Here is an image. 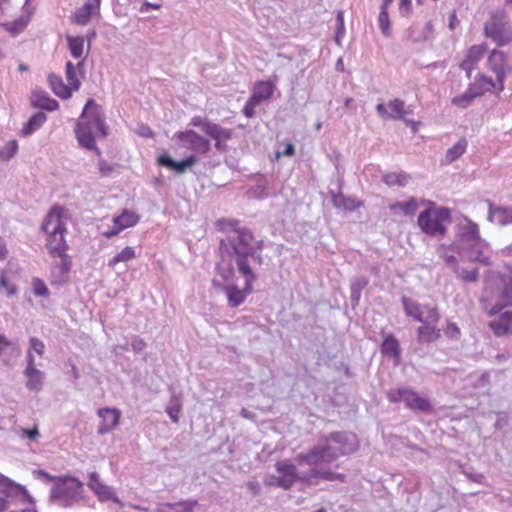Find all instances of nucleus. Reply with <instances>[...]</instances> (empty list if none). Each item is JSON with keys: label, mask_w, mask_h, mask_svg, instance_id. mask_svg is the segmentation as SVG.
<instances>
[{"label": "nucleus", "mask_w": 512, "mask_h": 512, "mask_svg": "<svg viewBox=\"0 0 512 512\" xmlns=\"http://www.w3.org/2000/svg\"><path fill=\"white\" fill-rule=\"evenodd\" d=\"M248 231L234 232L219 243L220 262L217 271L223 280H213L214 287L225 291L228 305L238 307L247 295L253 292V283L258 279L264 258L250 246Z\"/></svg>", "instance_id": "f257e3e1"}, {"label": "nucleus", "mask_w": 512, "mask_h": 512, "mask_svg": "<svg viewBox=\"0 0 512 512\" xmlns=\"http://www.w3.org/2000/svg\"><path fill=\"white\" fill-rule=\"evenodd\" d=\"M358 448L357 436L347 431H336L319 437L316 445L306 453H300L296 457L299 464L308 466L327 465L340 456L349 455Z\"/></svg>", "instance_id": "f03ea898"}, {"label": "nucleus", "mask_w": 512, "mask_h": 512, "mask_svg": "<svg viewBox=\"0 0 512 512\" xmlns=\"http://www.w3.org/2000/svg\"><path fill=\"white\" fill-rule=\"evenodd\" d=\"M75 135L82 148L94 151L98 156L101 155L95 140L108 135V126L102 108L93 99L86 102L76 122Z\"/></svg>", "instance_id": "7ed1b4c3"}, {"label": "nucleus", "mask_w": 512, "mask_h": 512, "mask_svg": "<svg viewBox=\"0 0 512 512\" xmlns=\"http://www.w3.org/2000/svg\"><path fill=\"white\" fill-rule=\"evenodd\" d=\"M49 499L60 507H71L83 499V483L75 477H61L52 487Z\"/></svg>", "instance_id": "20e7f679"}, {"label": "nucleus", "mask_w": 512, "mask_h": 512, "mask_svg": "<svg viewBox=\"0 0 512 512\" xmlns=\"http://www.w3.org/2000/svg\"><path fill=\"white\" fill-rule=\"evenodd\" d=\"M417 222L425 234L442 237L446 233L445 223L451 222V211L445 207H429L419 214Z\"/></svg>", "instance_id": "39448f33"}, {"label": "nucleus", "mask_w": 512, "mask_h": 512, "mask_svg": "<svg viewBox=\"0 0 512 512\" xmlns=\"http://www.w3.org/2000/svg\"><path fill=\"white\" fill-rule=\"evenodd\" d=\"M484 35L498 46H505L512 42V31L509 27V16L504 10L490 13L484 24Z\"/></svg>", "instance_id": "423d86ee"}, {"label": "nucleus", "mask_w": 512, "mask_h": 512, "mask_svg": "<svg viewBox=\"0 0 512 512\" xmlns=\"http://www.w3.org/2000/svg\"><path fill=\"white\" fill-rule=\"evenodd\" d=\"M390 402H404L405 406L412 411L429 413L433 410L429 399L421 397L417 392L407 388L391 389L387 393Z\"/></svg>", "instance_id": "0eeeda50"}, {"label": "nucleus", "mask_w": 512, "mask_h": 512, "mask_svg": "<svg viewBox=\"0 0 512 512\" xmlns=\"http://www.w3.org/2000/svg\"><path fill=\"white\" fill-rule=\"evenodd\" d=\"M480 239L478 225L465 217L456 225V237L451 244V249L461 254Z\"/></svg>", "instance_id": "6e6552de"}, {"label": "nucleus", "mask_w": 512, "mask_h": 512, "mask_svg": "<svg viewBox=\"0 0 512 512\" xmlns=\"http://www.w3.org/2000/svg\"><path fill=\"white\" fill-rule=\"evenodd\" d=\"M505 307H512V274L501 275L497 300L487 312L489 315L499 314Z\"/></svg>", "instance_id": "1a4fd4ad"}, {"label": "nucleus", "mask_w": 512, "mask_h": 512, "mask_svg": "<svg viewBox=\"0 0 512 512\" xmlns=\"http://www.w3.org/2000/svg\"><path fill=\"white\" fill-rule=\"evenodd\" d=\"M487 63L489 69L495 73L499 90L502 91L504 89V81L510 71L507 55L501 50L493 49L488 56Z\"/></svg>", "instance_id": "9d476101"}, {"label": "nucleus", "mask_w": 512, "mask_h": 512, "mask_svg": "<svg viewBox=\"0 0 512 512\" xmlns=\"http://www.w3.org/2000/svg\"><path fill=\"white\" fill-rule=\"evenodd\" d=\"M175 137L187 148L198 154H206L210 151L211 145L207 138L196 133L194 130L179 131Z\"/></svg>", "instance_id": "9b49d317"}, {"label": "nucleus", "mask_w": 512, "mask_h": 512, "mask_svg": "<svg viewBox=\"0 0 512 512\" xmlns=\"http://www.w3.org/2000/svg\"><path fill=\"white\" fill-rule=\"evenodd\" d=\"M310 469L308 471H304V473L299 476L301 482L306 484H316L317 479H323L326 481H346V475L342 473H335L330 469L322 468L320 466H309Z\"/></svg>", "instance_id": "f8f14e48"}, {"label": "nucleus", "mask_w": 512, "mask_h": 512, "mask_svg": "<svg viewBox=\"0 0 512 512\" xmlns=\"http://www.w3.org/2000/svg\"><path fill=\"white\" fill-rule=\"evenodd\" d=\"M62 213L61 207H54L44 219L41 229L47 236L66 232L65 224L61 219Z\"/></svg>", "instance_id": "ddd939ff"}, {"label": "nucleus", "mask_w": 512, "mask_h": 512, "mask_svg": "<svg viewBox=\"0 0 512 512\" xmlns=\"http://www.w3.org/2000/svg\"><path fill=\"white\" fill-rule=\"evenodd\" d=\"M60 260L55 263L51 268V284L52 285H64L69 280V274L71 269V258L70 256H59Z\"/></svg>", "instance_id": "4468645a"}, {"label": "nucleus", "mask_w": 512, "mask_h": 512, "mask_svg": "<svg viewBox=\"0 0 512 512\" xmlns=\"http://www.w3.org/2000/svg\"><path fill=\"white\" fill-rule=\"evenodd\" d=\"M489 244L482 238L473 244L471 247L466 248L467 260L470 262H478L485 266H490V256L488 255Z\"/></svg>", "instance_id": "2eb2a0df"}, {"label": "nucleus", "mask_w": 512, "mask_h": 512, "mask_svg": "<svg viewBox=\"0 0 512 512\" xmlns=\"http://www.w3.org/2000/svg\"><path fill=\"white\" fill-rule=\"evenodd\" d=\"M98 415L102 419L97 429L100 435L111 432L117 426L120 418V412L117 409L110 408L99 409Z\"/></svg>", "instance_id": "dca6fc26"}, {"label": "nucleus", "mask_w": 512, "mask_h": 512, "mask_svg": "<svg viewBox=\"0 0 512 512\" xmlns=\"http://www.w3.org/2000/svg\"><path fill=\"white\" fill-rule=\"evenodd\" d=\"M21 350L15 342L10 341L5 335L0 334V358L2 362L11 366L20 356Z\"/></svg>", "instance_id": "f3484780"}, {"label": "nucleus", "mask_w": 512, "mask_h": 512, "mask_svg": "<svg viewBox=\"0 0 512 512\" xmlns=\"http://www.w3.org/2000/svg\"><path fill=\"white\" fill-rule=\"evenodd\" d=\"M405 35L406 39L413 44L425 42L433 38V24L431 21H428L421 28L413 25L407 29Z\"/></svg>", "instance_id": "a211bd4d"}, {"label": "nucleus", "mask_w": 512, "mask_h": 512, "mask_svg": "<svg viewBox=\"0 0 512 512\" xmlns=\"http://www.w3.org/2000/svg\"><path fill=\"white\" fill-rule=\"evenodd\" d=\"M101 0H87L85 4L78 8L72 19L75 23L79 25H86L92 16V14L96 13L100 9Z\"/></svg>", "instance_id": "6ab92c4d"}, {"label": "nucleus", "mask_w": 512, "mask_h": 512, "mask_svg": "<svg viewBox=\"0 0 512 512\" xmlns=\"http://www.w3.org/2000/svg\"><path fill=\"white\" fill-rule=\"evenodd\" d=\"M0 494L7 498L24 499L27 496V491L23 486L0 474Z\"/></svg>", "instance_id": "aec40b11"}, {"label": "nucleus", "mask_w": 512, "mask_h": 512, "mask_svg": "<svg viewBox=\"0 0 512 512\" xmlns=\"http://www.w3.org/2000/svg\"><path fill=\"white\" fill-rule=\"evenodd\" d=\"M380 351L384 356L393 359L395 364L399 363L401 358V348L399 341L393 334H388L384 337Z\"/></svg>", "instance_id": "412c9836"}, {"label": "nucleus", "mask_w": 512, "mask_h": 512, "mask_svg": "<svg viewBox=\"0 0 512 512\" xmlns=\"http://www.w3.org/2000/svg\"><path fill=\"white\" fill-rule=\"evenodd\" d=\"M488 220L500 226L512 223V208L495 207L489 202Z\"/></svg>", "instance_id": "4be33fe9"}, {"label": "nucleus", "mask_w": 512, "mask_h": 512, "mask_svg": "<svg viewBox=\"0 0 512 512\" xmlns=\"http://www.w3.org/2000/svg\"><path fill=\"white\" fill-rule=\"evenodd\" d=\"M31 105L46 111H55L58 109L59 104L55 99H52L48 93L42 90H35L31 95Z\"/></svg>", "instance_id": "5701e85b"}, {"label": "nucleus", "mask_w": 512, "mask_h": 512, "mask_svg": "<svg viewBox=\"0 0 512 512\" xmlns=\"http://www.w3.org/2000/svg\"><path fill=\"white\" fill-rule=\"evenodd\" d=\"M64 234L65 233H56L54 235L47 236L46 247L52 257L68 256L66 254L68 246L64 239Z\"/></svg>", "instance_id": "b1692460"}, {"label": "nucleus", "mask_w": 512, "mask_h": 512, "mask_svg": "<svg viewBox=\"0 0 512 512\" xmlns=\"http://www.w3.org/2000/svg\"><path fill=\"white\" fill-rule=\"evenodd\" d=\"M441 337L440 330L436 325L422 324L417 329V341L420 344H429Z\"/></svg>", "instance_id": "393cba45"}, {"label": "nucleus", "mask_w": 512, "mask_h": 512, "mask_svg": "<svg viewBox=\"0 0 512 512\" xmlns=\"http://www.w3.org/2000/svg\"><path fill=\"white\" fill-rule=\"evenodd\" d=\"M494 87L495 83L492 78L479 74L476 80L469 85L468 89L474 94V96L480 97L485 92L491 91Z\"/></svg>", "instance_id": "a878e982"}, {"label": "nucleus", "mask_w": 512, "mask_h": 512, "mask_svg": "<svg viewBox=\"0 0 512 512\" xmlns=\"http://www.w3.org/2000/svg\"><path fill=\"white\" fill-rule=\"evenodd\" d=\"M388 108L391 110L390 119H402L407 125H414L415 122L405 118L406 114L410 113V110L405 108L404 101L400 99H394L389 101Z\"/></svg>", "instance_id": "bb28decb"}, {"label": "nucleus", "mask_w": 512, "mask_h": 512, "mask_svg": "<svg viewBox=\"0 0 512 512\" xmlns=\"http://www.w3.org/2000/svg\"><path fill=\"white\" fill-rule=\"evenodd\" d=\"M47 116L43 112H37L32 115L29 120L24 124L21 134L23 136L32 135L46 122Z\"/></svg>", "instance_id": "cd10ccee"}, {"label": "nucleus", "mask_w": 512, "mask_h": 512, "mask_svg": "<svg viewBox=\"0 0 512 512\" xmlns=\"http://www.w3.org/2000/svg\"><path fill=\"white\" fill-rule=\"evenodd\" d=\"M24 375L27 378L26 387L30 391H40L43 386L44 373L39 369L24 370Z\"/></svg>", "instance_id": "c85d7f7f"}, {"label": "nucleus", "mask_w": 512, "mask_h": 512, "mask_svg": "<svg viewBox=\"0 0 512 512\" xmlns=\"http://www.w3.org/2000/svg\"><path fill=\"white\" fill-rule=\"evenodd\" d=\"M49 84L53 92L62 99H68L71 97L72 93L69 87L63 83V80L60 76L55 74H50L48 76Z\"/></svg>", "instance_id": "c756f323"}, {"label": "nucleus", "mask_w": 512, "mask_h": 512, "mask_svg": "<svg viewBox=\"0 0 512 512\" xmlns=\"http://www.w3.org/2000/svg\"><path fill=\"white\" fill-rule=\"evenodd\" d=\"M401 302L403 305V310L407 316L412 317L418 322L423 321L422 307L416 301L403 296L401 298Z\"/></svg>", "instance_id": "7c9ffc66"}, {"label": "nucleus", "mask_w": 512, "mask_h": 512, "mask_svg": "<svg viewBox=\"0 0 512 512\" xmlns=\"http://www.w3.org/2000/svg\"><path fill=\"white\" fill-rule=\"evenodd\" d=\"M274 92V85L270 81L259 82L252 93V97L261 103L263 100L269 99Z\"/></svg>", "instance_id": "2f4dec72"}, {"label": "nucleus", "mask_w": 512, "mask_h": 512, "mask_svg": "<svg viewBox=\"0 0 512 512\" xmlns=\"http://www.w3.org/2000/svg\"><path fill=\"white\" fill-rule=\"evenodd\" d=\"M139 220V217L129 210H124L122 214L113 218L114 225L118 227V230H123L134 226Z\"/></svg>", "instance_id": "473e14b6"}, {"label": "nucleus", "mask_w": 512, "mask_h": 512, "mask_svg": "<svg viewBox=\"0 0 512 512\" xmlns=\"http://www.w3.org/2000/svg\"><path fill=\"white\" fill-rule=\"evenodd\" d=\"M332 202L336 208L344 209L347 211H354L361 205V203L355 198L346 197L341 193L333 195Z\"/></svg>", "instance_id": "72a5a7b5"}, {"label": "nucleus", "mask_w": 512, "mask_h": 512, "mask_svg": "<svg viewBox=\"0 0 512 512\" xmlns=\"http://www.w3.org/2000/svg\"><path fill=\"white\" fill-rule=\"evenodd\" d=\"M181 410H182L181 396L176 393H172L170 401H169L165 411L174 423L179 422V414H180Z\"/></svg>", "instance_id": "f704fd0d"}, {"label": "nucleus", "mask_w": 512, "mask_h": 512, "mask_svg": "<svg viewBox=\"0 0 512 512\" xmlns=\"http://www.w3.org/2000/svg\"><path fill=\"white\" fill-rule=\"evenodd\" d=\"M466 139L462 138L458 142H456L451 148H449L446 152L445 161L446 163H452L457 160L460 156H462L467 148Z\"/></svg>", "instance_id": "c9c22d12"}, {"label": "nucleus", "mask_w": 512, "mask_h": 512, "mask_svg": "<svg viewBox=\"0 0 512 512\" xmlns=\"http://www.w3.org/2000/svg\"><path fill=\"white\" fill-rule=\"evenodd\" d=\"M96 496L98 497L99 501L106 502V501H113L114 503L123 506V503L120 501L118 496L115 494L113 488L111 486H108L106 484H102L97 490L94 491Z\"/></svg>", "instance_id": "e433bc0d"}, {"label": "nucleus", "mask_w": 512, "mask_h": 512, "mask_svg": "<svg viewBox=\"0 0 512 512\" xmlns=\"http://www.w3.org/2000/svg\"><path fill=\"white\" fill-rule=\"evenodd\" d=\"M229 225H230L231 229L227 232V234L224 238H228L234 232L248 231L252 238L250 241V246H251L252 250L255 251L256 253L260 254L263 257L262 252H261L262 248H263V240L257 241L256 245L254 246L253 245L254 236L250 229H248L246 227H238V221H232L229 223Z\"/></svg>", "instance_id": "4c0bfd02"}, {"label": "nucleus", "mask_w": 512, "mask_h": 512, "mask_svg": "<svg viewBox=\"0 0 512 512\" xmlns=\"http://www.w3.org/2000/svg\"><path fill=\"white\" fill-rule=\"evenodd\" d=\"M456 277L465 283H476L479 279V270L474 268L472 270H467L465 268L459 267L457 264L453 268Z\"/></svg>", "instance_id": "58836bf2"}, {"label": "nucleus", "mask_w": 512, "mask_h": 512, "mask_svg": "<svg viewBox=\"0 0 512 512\" xmlns=\"http://www.w3.org/2000/svg\"><path fill=\"white\" fill-rule=\"evenodd\" d=\"M66 39L68 42V48H69L71 55L75 59L81 58L83 55L84 38L81 36L74 37V36L68 35L66 37Z\"/></svg>", "instance_id": "ea45409f"}, {"label": "nucleus", "mask_w": 512, "mask_h": 512, "mask_svg": "<svg viewBox=\"0 0 512 512\" xmlns=\"http://www.w3.org/2000/svg\"><path fill=\"white\" fill-rule=\"evenodd\" d=\"M409 175L401 173H387L383 175L382 180L388 186L404 187L408 183Z\"/></svg>", "instance_id": "a19ab883"}, {"label": "nucleus", "mask_w": 512, "mask_h": 512, "mask_svg": "<svg viewBox=\"0 0 512 512\" xmlns=\"http://www.w3.org/2000/svg\"><path fill=\"white\" fill-rule=\"evenodd\" d=\"M65 74H66V80H67L66 85L69 87L71 93L73 91H77L80 88L81 83L77 77L76 68L73 65V63L70 61H68L66 63Z\"/></svg>", "instance_id": "79ce46f5"}, {"label": "nucleus", "mask_w": 512, "mask_h": 512, "mask_svg": "<svg viewBox=\"0 0 512 512\" xmlns=\"http://www.w3.org/2000/svg\"><path fill=\"white\" fill-rule=\"evenodd\" d=\"M207 128L208 131L206 134L213 138L215 141L228 140L232 136V131L230 129L223 128L216 123H212V125L208 126Z\"/></svg>", "instance_id": "37998d69"}, {"label": "nucleus", "mask_w": 512, "mask_h": 512, "mask_svg": "<svg viewBox=\"0 0 512 512\" xmlns=\"http://www.w3.org/2000/svg\"><path fill=\"white\" fill-rule=\"evenodd\" d=\"M136 257L134 248L127 246L109 260L108 266L113 268L120 262H128Z\"/></svg>", "instance_id": "c03bdc74"}, {"label": "nucleus", "mask_w": 512, "mask_h": 512, "mask_svg": "<svg viewBox=\"0 0 512 512\" xmlns=\"http://www.w3.org/2000/svg\"><path fill=\"white\" fill-rule=\"evenodd\" d=\"M389 207H390V210H392V211L399 209L405 215H414L418 209V203H417L416 199L411 198L405 202L393 203Z\"/></svg>", "instance_id": "a18cd8bd"}, {"label": "nucleus", "mask_w": 512, "mask_h": 512, "mask_svg": "<svg viewBox=\"0 0 512 512\" xmlns=\"http://www.w3.org/2000/svg\"><path fill=\"white\" fill-rule=\"evenodd\" d=\"M423 311V321H420L422 324H430V325H436L438 321L440 320V313L437 309V307L424 305L422 306Z\"/></svg>", "instance_id": "49530a36"}, {"label": "nucleus", "mask_w": 512, "mask_h": 512, "mask_svg": "<svg viewBox=\"0 0 512 512\" xmlns=\"http://www.w3.org/2000/svg\"><path fill=\"white\" fill-rule=\"evenodd\" d=\"M196 504V501L187 503H177L174 505L164 504L156 512H191Z\"/></svg>", "instance_id": "de8ad7c7"}, {"label": "nucleus", "mask_w": 512, "mask_h": 512, "mask_svg": "<svg viewBox=\"0 0 512 512\" xmlns=\"http://www.w3.org/2000/svg\"><path fill=\"white\" fill-rule=\"evenodd\" d=\"M477 97L474 96V94L467 89L463 94L456 96L452 99V104L459 107V108H466L468 107L474 99Z\"/></svg>", "instance_id": "09e8293b"}, {"label": "nucleus", "mask_w": 512, "mask_h": 512, "mask_svg": "<svg viewBox=\"0 0 512 512\" xmlns=\"http://www.w3.org/2000/svg\"><path fill=\"white\" fill-rule=\"evenodd\" d=\"M367 284H368V279H366L365 277H361L352 283V285H351V300L353 302L359 301L361 291L367 286Z\"/></svg>", "instance_id": "8fccbe9b"}, {"label": "nucleus", "mask_w": 512, "mask_h": 512, "mask_svg": "<svg viewBox=\"0 0 512 512\" xmlns=\"http://www.w3.org/2000/svg\"><path fill=\"white\" fill-rule=\"evenodd\" d=\"M485 51L486 46L484 44L473 45L469 48L466 57L469 58V61L478 64V62L483 58Z\"/></svg>", "instance_id": "3c124183"}, {"label": "nucleus", "mask_w": 512, "mask_h": 512, "mask_svg": "<svg viewBox=\"0 0 512 512\" xmlns=\"http://www.w3.org/2000/svg\"><path fill=\"white\" fill-rule=\"evenodd\" d=\"M197 162V158L194 155H190L182 161H174L172 170L178 174H183L187 168L193 166Z\"/></svg>", "instance_id": "603ef678"}, {"label": "nucleus", "mask_w": 512, "mask_h": 512, "mask_svg": "<svg viewBox=\"0 0 512 512\" xmlns=\"http://www.w3.org/2000/svg\"><path fill=\"white\" fill-rule=\"evenodd\" d=\"M378 24L382 34L385 37H389L391 35L390 30V20L388 16V11L380 10L378 17Z\"/></svg>", "instance_id": "864d4df0"}, {"label": "nucleus", "mask_w": 512, "mask_h": 512, "mask_svg": "<svg viewBox=\"0 0 512 512\" xmlns=\"http://www.w3.org/2000/svg\"><path fill=\"white\" fill-rule=\"evenodd\" d=\"M490 327L494 330L496 335H503L506 333H510L508 330V323L505 319V313L501 312V318L498 321L490 322Z\"/></svg>", "instance_id": "5fc2aeb1"}, {"label": "nucleus", "mask_w": 512, "mask_h": 512, "mask_svg": "<svg viewBox=\"0 0 512 512\" xmlns=\"http://www.w3.org/2000/svg\"><path fill=\"white\" fill-rule=\"evenodd\" d=\"M448 251H451L453 253L456 252L451 249V245L445 246L443 244L437 250L438 255L442 257L447 264L453 265L454 268L455 265L457 264L456 257L453 254H449Z\"/></svg>", "instance_id": "6e6d98bb"}, {"label": "nucleus", "mask_w": 512, "mask_h": 512, "mask_svg": "<svg viewBox=\"0 0 512 512\" xmlns=\"http://www.w3.org/2000/svg\"><path fill=\"white\" fill-rule=\"evenodd\" d=\"M18 150V144L16 140L9 141L5 147L1 150L0 155L3 160H10L16 154Z\"/></svg>", "instance_id": "4d7b16f0"}, {"label": "nucleus", "mask_w": 512, "mask_h": 512, "mask_svg": "<svg viewBox=\"0 0 512 512\" xmlns=\"http://www.w3.org/2000/svg\"><path fill=\"white\" fill-rule=\"evenodd\" d=\"M32 286H33V293L36 296H40V297H48L49 296V294H50L49 290L43 280H41L39 278H34L32 280Z\"/></svg>", "instance_id": "13d9d810"}, {"label": "nucleus", "mask_w": 512, "mask_h": 512, "mask_svg": "<svg viewBox=\"0 0 512 512\" xmlns=\"http://www.w3.org/2000/svg\"><path fill=\"white\" fill-rule=\"evenodd\" d=\"M304 472H301L298 476H287V475H281L277 479V485L283 489H290L294 483L299 480V476H301Z\"/></svg>", "instance_id": "bf43d9fd"}, {"label": "nucleus", "mask_w": 512, "mask_h": 512, "mask_svg": "<svg viewBox=\"0 0 512 512\" xmlns=\"http://www.w3.org/2000/svg\"><path fill=\"white\" fill-rule=\"evenodd\" d=\"M276 469L281 475L298 476L295 465L287 462H278Z\"/></svg>", "instance_id": "052dcab7"}, {"label": "nucleus", "mask_w": 512, "mask_h": 512, "mask_svg": "<svg viewBox=\"0 0 512 512\" xmlns=\"http://www.w3.org/2000/svg\"><path fill=\"white\" fill-rule=\"evenodd\" d=\"M0 287L6 290V295L8 297H12L16 295L18 292L17 286L15 284L10 283L4 273H2L0 277Z\"/></svg>", "instance_id": "680f3d73"}, {"label": "nucleus", "mask_w": 512, "mask_h": 512, "mask_svg": "<svg viewBox=\"0 0 512 512\" xmlns=\"http://www.w3.org/2000/svg\"><path fill=\"white\" fill-rule=\"evenodd\" d=\"M444 333L449 339L452 340H458L461 334L459 327L453 322H447Z\"/></svg>", "instance_id": "e2e57ef3"}, {"label": "nucleus", "mask_w": 512, "mask_h": 512, "mask_svg": "<svg viewBox=\"0 0 512 512\" xmlns=\"http://www.w3.org/2000/svg\"><path fill=\"white\" fill-rule=\"evenodd\" d=\"M213 122H210L208 119L203 118L201 116H194L191 119L190 124L194 127H199L203 132L208 131V126H211Z\"/></svg>", "instance_id": "0e129e2a"}, {"label": "nucleus", "mask_w": 512, "mask_h": 512, "mask_svg": "<svg viewBox=\"0 0 512 512\" xmlns=\"http://www.w3.org/2000/svg\"><path fill=\"white\" fill-rule=\"evenodd\" d=\"M260 103L255 100L252 96L248 99V101L246 102L245 106H244V109H243V114L247 117V118H252L254 117L255 115V107L258 106Z\"/></svg>", "instance_id": "69168bd1"}, {"label": "nucleus", "mask_w": 512, "mask_h": 512, "mask_svg": "<svg viewBox=\"0 0 512 512\" xmlns=\"http://www.w3.org/2000/svg\"><path fill=\"white\" fill-rule=\"evenodd\" d=\"M88 487L94 492L95 490H97L102 484H104L101 480H100V476L97 472H91L88 474Z\"/></svg>", "instance_id": "338daca9"}, {"label": "nucleus", "mask_w": 512, "mask_h": 512, "mask_svg": "<svg viewBox=\"0 0 512 512\" xmlns=\"http://www.w3.org/2000/svg\"><path fill=\"white\" fill-rule=\"evenodd\" d=\"M98 169L102 177H107L113 172L114 166L106 160L100 159L98 162Z\"/></svg>", "instance_id": "774afa93"}]
</instances>
